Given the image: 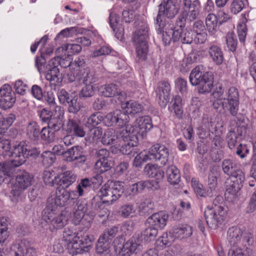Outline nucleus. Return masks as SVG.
Instances as JSON below:
<instances>
[{
  "instance_id": "obj_9",
  "label": "nucleus",
  "mask_w": 256,
  "mask_h": 256,
  "mask_svg": "<svg viewBox=\"0 0 256 256\" xmlns=\"http://www.w3.org/2000/svg\"><path fill=\"white\" fill-rule=\"evenodd\" d=\"M222 126H216L207 116H204L202 121V125L198 128V134L199 136L204 139L210 136V132H215L216 136L214 138L213 142L216 146H219L222 140L220 134H222Z\"/></svg>"
},
{
  "instance_id": "obj_23",
  "label": "nucleus",
  "mask_w": 256,
  "mask_h": 256,
  "mask_svg": "<svg viewBox=\"0 0 256 256\" xmlns=\"http://www.w3.org/2000/svg\"><path fill=\"white\" fill-rule=\"evenodd\" d=\"M76 72L78 82L80 84H92L97 80L95 72L89 68L77 70Z\"/></svg>"
},
{
  "instance_id": "obj_64",
  "label": "nucleus",
  "mask_w": 256,
  "mask_h": 256,
  "mask_svg": "<svg viewBox=\"0 0 256 256\" xmlns=\"http://www.w3.org/2000/svg\"><path fill=\"white\" fill-rule=\"evenodd\" d=\"M42 138L48 142H50L54 140V133L48 127H44L40 131Z\"/></svg>"
},
{
  "instance_id": "obj_2",
  "label": "nucleus",
  "mask_w": 256,
  "mask_h": 256,
  "mask_svg": "<svg viewBox=\"0 0 256 256\" xmlns=\"http://www.w3.org/2000/svg\"><path fill=\"white\" fill-rule=\"evenodd\" d=\"M182 0H168L166 2L162 3L158 6V12L156 18V30L158 34H161L167 30V26L172 28L168 22H166L164 18H173L178 14Z\"/></svg>"
},
{
  "instance_id": "obj_15",
  "label": "nucleus",
  "mask_w": 256,
  "mask_h": 256,
  "mask_svg": "<svg viewBox=\"0 0 256 256\" xmlns=\"http://www.w3.org/2000/svg\"><path fill=\"white\" fill-rule=\"evenodd\" d=\"M225 102L222 104V109L228 111L232 116H236L239 110V94L236 88H230L227 92V98H224Z\"/></svg>"
},
{
  "instance_id": "obj_16",
  "label": "nucleus",
  "mask_w": 256,
  "mask_h": 256,
  "mask_svg": "<svg viewBox=\"0 0 256 256\" xmlns=\"http://www.w3.org/2000/svg\"><path fill=\"white\" fill-rule=\"evenodd\" d=\"M122 135L121 142H119L116 148L120 146V152L124 154H130L134 150V147L136 146V141L134 138V136L130 134V132L124 129L122 130L120 133Z\"/></svg>"
},
{
  "instance_id": "obj_40",
  "label": "nucleus",
  "mask_w": 256,
  "mask_h": 256,
  "mask_svg": "<svg viewBox=\"0 0 256 256\" xmlns=\"http://www.w3.org/2000/svg\"><path fill=\"white\" fill-rule=\"evenodd\" d=\"M210 58L217 65L221 64L224 61V56L221 48L216 45L210 46L208 50Z\"/></svg>"
},
{
  "instance_id": "obj_24",
  "label": "nucleus",
  "mask_w": 256,
  "mask_h": 256,
  "mask_svg": "<svg viewBox=\"0 0 256 256\" xmlns=\"http://www.w3.org/2000/svg\"><path fill=\"white\" fill-rule=\"evenodd\" d=\"M100 92L106 97L118 96V99L122 101L126 98V94L119 90L114 84H109L102 86Z\"/></svg>"
},
{
  "instance_id": "obj_17",
  "label": "nucleus",
  "mask_w": 256,
  "mask_h": 256,
  "mask_svg": "<svg viewBox=\"0 0 256 256\" xmlns=\"http://www.w3.org/2000/svg\"><path fill=\"white\" fill-rule=\"evenodd\" d=\"M170 86L166 81H161L158 84L156 90L157 100L159 106L165 108L170 100Z\"/></svg>"
},
{
  "instance_id": "obj_3",
  "label": "nucleus",
  "mask_w": 256,
  "mask_h": 256,
  "mask_svg": "<svg viewBox=\"0 0 256 256\" xmlns=\"http://www.w3.org/2000/svg\"><path fill=\"white\" fill-rule=\"evenodd\" d=\"M169 159L168 150L164 145L156 144L151 146L148 150L140 152L135 157L133 166L140 167L142 164L148 160L159 162L162 166L166 164Z\"/></svg>"
},
{
  "instance_id": "obj_10",
  "label": "nucleus",
  "mask_w": 256,
  "mask_h": 256,
  "mask_svg": "<svg viewBox=\"0 0 256 256\" xmlns=\"http://www.w3.org/2000/svg\"><path fill=\"white\" fill-rule=\"evenodd\" d=\"M42 218L56 229L62 228L68 222V218L65 212H60L58 208L46 206L42 212Z\"/></svg>"
},
{
  "instance_id": "obj_5",
  "label": "nucleus",
  "mask_w": 256,
  "mask_h": 256,
  "mask_svg": "<svg viewBox=\"0 0 256 256\" xmlns=\"http://www.w3.org/2000/svg\"><path fill=\"white\" fill-rule=\"evenodd\" d=\"M190 82L192 86H198V92H210L213 88V77L211 72H204L202 66H198L190 72Z\"/></svg>"
},
{
  "instance_id": "obj_59",
  "label": "nucleus",
  "mask_w": 256,
  "mask_h": 256,
  "mask_svg": "<svg viewBox=\"0 0 256 256\" xmlns=\"http://www.w3.org/2000/svg\"><path fill=\"white\" fill-rule=\"evenodd\" d=\"M84 86L79 92V96L81 98H88L92 96L94 94V87L92 84H84Z\"/></svg>"
},
{
  "instance_id": "obj_51",
  "label": "nucleus",
  "mask_w": 256,
  "mask_h": 256,
  "mask_svg": "<svg viewBox=\"0 0 256 256\" xmlns=\"http://www.w3.org/2000/svg\"><path fill=\"white\" fill-rule=\"evenodd\" d=\"M44 100L50 106L52 110L54 112H59V113H60L62 111H64L61 106H57L52 92H48L47 94L44 96Z\"/></svg>"
},
{
  "instance_id": "obj_62",
  "label": "nucleus",
  "mask_w": 256,
  "mask_h": 256,
  "mask_svg": "<svg viewBox=\"0 0 256 256\" xmlns=\"http://www.w3.org/2000/svg\"><path fill=\"white\" fill-rule=\"evenodd\" d=\"M237 32L240 41L241 42H244L247 33V26L244 20L238 23L237 26Z\"/></svg>"
},
{
  "instance_id": "obj_50",
  "label": "nucleus",
  "mask_w": 256,
  "mask_h": 256,
  "mask_svg": "<svg viewBox=\"0 0 256 256\" xmlns=\"http://www.w3.org/2000/svg\"><path fill=\"white\" fill-rule=\"evenodd\" d=\"M172 238L170 234L169 236L168 233H164L156 240V246L160 250H162L171 244Z\"/></svg>"
},
{
  "instance_id": "obj_14",
  "label": "nucleus",
  "mask_w": 256,
  "mask_h": 256,
  "mask_svg": "<svg viewBox=\"0 0 256 256\" xmlns=\"http://www.w3.org/2000/svg\"><path fill=\"white\" fill-rule=\"evenodd\" d=\"M130 120L128 115L124 111L116 110L108 114L104 118V124L107 126H116L123 128L126 126Z\"/></svg>"
},
{
  "instance_id": "obj_63",
  "label": "nucleus",
  "mask_w": 256,
  "mask_h": 256,
  "mask_svg": "<svg viewBox=\"0 0 256 256\" xmlns=\"http://www.w3.org/2000/svg\"><path fill=\"white\" fill-rule=\"evenodd\" d=\"M226 38L228 49L232 52L235 51L237 46V40L233 32H228Z\"/></svg>"
},
{
  "instance_id": "obj_39",
  "label": "nucleus",
  "mask_w": 256,
  "mask_h": 256,
  "mask_svg": "<svg viewBox=\"0 0 256 256\" xmlns=\"http://www.w3.org/2000/svg\"><path fill=\"white\" fill-rule=\"evenodd\" d=\"M64 111L62 112H54V116L48 123V127L54 132L58 131L63 126L62 118L64 116Z\"/></svg>"
},
{
  "instance_id": "obj_33",
  "label": "nucleus",
  "mask_w": 256,
  "mask_h": 256,
  "mask_svg": "<svg viewBox=\"0 0 256 256\" xmlns=\"http://www.w3.org/2000/svg\"><path fill=\"white\" fill-rule=\"evenodd\" d=\"M242 233L241 230L237 226H232L228 230L227 239L230 245L238 246H242L240 244Z\"/></svg>"
},
{
  "instance_id": "obj_56",
  "label": "nucleus",
  "mask_w": 256,
  "mask_h": 256,
  "mask_svg": "<svg viewBox=\"0 0 256 256\" xmlns=\"http://www.w3.org/2000/svg\"><path fill=\"white\" fill-rule=\"evenodd\" d=\"M230 180L232 182L242 185L244 180L245 176L243 172L240 169H236L234 170L230 175Z\"/></svg>"
},
{
  "instance_id": "obj_53",
  "label": "nucleus",
  "mask_w": 256,
  "mask_h": 256,
  "mask_svg": "<svg viewBox=\"0 0 256 256\" xmlns=\"http://www.w3.org/2000/svg\"><path fill=\"white\" fill-rule=\"evenodd\" d=\"M222 169L224 172L229 176L236 168V162L231 159H224L222 162Z\"/></svg>"
},
{
  "instance_id": "obj_55",
  "label": "nucleus",
  "mask_w": 256,
  "mask_h": 256,
  "mask_svg": "<svg viewBox=\"0 0 256 256\" xmlns=\"http://www.w3.org/2000/svg\"><path fill=\"white\" fill-rule=\"evenodd\" d=\"M68 104V111L70 113L76 114L82 107V104L76 96L72 98L67 103Z\"/></svg>"
},
{
  "instance_id": "obj_25",
  "label": "nucleus",
  "mask_w": 256,
  "mask_h": 256,
  "mask_svg": "<svg viewBox=\"0 0 256 256\" xmlns=\"http://www.w3.org/2000/svg\"><path fill=\"white\" fill-rule=\"evenodd\" d=\"M254 242L253 238H244L242 240V246H238V248L234 250L233 256H252L254 251L250 246Z\"/></svg>"
},
{
  "instance_id": "obj_61",
  "label": "nucleus",
  "mask_w": 256,
  "mask_h": 256,
  "mask_svg": "<svg viewBox=\"0 0 256 256\" xmlns=\"http://www.w3.org/2000/svg\"><path fill=\"white\" fill-rule=\"evenodd\" d=\"M56 178H58V176H56L54 172L52 170H45L44 172L42 178L46 184L52 186L56 184L55 180Z\"/></svg>"
},
{
  "instance_id": "obj_45",
  "label": "nucleus",
  "mask_w": 256,
  "mask_h": 256,
  "mask_svg": "<svg viewBox=\"0 0 256 256\" xmlns=\"http://www.w3.org/2000/svg\"><path fill=\"white\" fill-rule=\"evenodd\" d=\"M26 135L32 140H38L40 134V128L35 122H30L26 128Z\"/></svg>"
},
{
  "instance_id": "obj_27",
  "label": "nucleus",
  "mask_w": 256,
  "mask_h": 256,
  "mask_svg": "<svg viewBox=\"0 0 256 256\" xmlns=\"http://www.w3.org/2000/svg\"><path fill=\"white\" fill-rule=\"evenodd\" d=\"M168 110L174 112L176 118L182 119L184 115L182 98L178 95L175 96L172 100L168 107Z\"/></svg>"
},
{
  "instance_id": "obj_22",
  "label": "nucleus",
  "mask_w": 256,
  "mask_h": 256,
  "mask_svg": "<svg viewBox=\"0 0 256 256\" xmlns=\"http://www.w3.org/2000/svg\"><path fill=\"white\" fill-rule=\"evenodd\" d=\"M168 220V215L163 211H160L152 214L146 220V224L154 226L158 230H162L166 225Z\"/></svg>"
},
{
  "instance_id": "obj_7",
  "label": "nucleus",
  "mask_w": 256,
  "mask_h": 256,
  "mask_svg": "<svg viewBox=\"0 0 256 256\" xmlns=\"http://www.w3.org/2000/svg\"><path fill=\"white\" fill-rule=\"evenodd\" d=\"M168 27V26L167 30L162 33V41L164 46L169 45L172 41H180L184 44H190L194 40V34L192 31L176 25L174 28Z\"/></svg>"
},
{
  "instance_id": "obj_57",
  "label": "nucleus",
  "mask_w": 256,
  "mask_h": 256,
  "mask_svg": "<svg viewBox=\"0 0 256 256\" xmlns=\"http://www.w3.org/2000/svg\"><path fill=\"white\" fill-rule=\"evenodd\" d=\"M104 118L99 112L92 114L86 122V126L88 127L96 126L100 124L102 121L104 122Z\"/></svg>"
},
{
  "instance_id": "obj_47",
  "label": "nucleus",
  "mask_w": 256,
  "mask_h": 256,
  "mask_svg": "<svg viewBox=\"0 0 256 256\" xmlns=\"http://www.w3.org/2000/svg\"><path fill=\"white\" fill-rule=\"evenodd\" d=\"M112 166V162L108 160L99 159L98 160L94 166V170L96 174H102L109 170Z\"/></svg>"
},
{
  "instance_id": "obj_60",
  "label": "nucleus",
  "mask_w": 256,
  "mask_h": 256,
  "mask_svg": "<svg viewBox=\"0 0 256 256\" xmlns=\"http://www.w3.org/2000/svg\"><path fill=\"white\" fill-rule=\"evenodd\" d=\"M103 133L102 128L96 127L90 130L88 138L90 142H94L100 139Z\"/></svg>"
},
{
  "instance_id": "obj_30",
  "label": "nucleus",
  "mask_w": 256,
  "mask_h": 256,
  "mask_svg": "<svg viewBox=\"0 0 256 256\" xmlns=\"http://www.w3.org/2000/svg\"><path fill=\"white\" fill-rule=\"evenodd\" d=\"M144 172L148 177L154 178L157 180H162L164 174V170L156 164H146Z\"/></svg>"
},
{
  "instance_id": "obj_46",
  "label": "nucleus",
  "mask_w": 256,
  "mask_h": 256,
  "mask_svg": "<svg viewBox=\"0 0 256 256\" xmlns=\"http://www.w3.org/2000/svg\"><path fill=\"white\" fill-rule=\"evenodd\" d=\"M218 176V172L216 168L214 167L210 169L208 178V188L210 192H211L212 196L216 191L217 186Z\"/></svg>"
},
{
  "instance_id": "obj_35",
  "label": "nucleus",
  "mask_w": 256,
  "mask_h": 256,
  "mask_svg": "<svg viewBox=\"0 0 256 256\" xmlns=\"http://www.w3.org/2000/svg\"><path fill=\"white\" fill-rule=\"evenodd\" d=\"M80 234L78 232L76 234L68 228L64 230L63 233V238L68 242V248L71 249V252L74 250V248H77L76 241L81 236Z\"/></svg>"
},
{
  "instance_id": "obj_19",
  "label": "nucleus",
  "mask_w": 256,
  "mask_h": 256,
  "mask_svg": "<svg viewBox=\"0 0 256 256\" xmlns=\"http://www.w3.org/2000/svg\"><path fill=\"white\" fill-rule=\"evenodd\" d=\"M66 130L68 132L80 138H82L86 134L80 120L76 116H69L66 124Z\"/></svg>"
},
{
  "instance_id": "obj_43",
  "label": "nucleus",
  "mask_w": 256,
  "mask_h": 256,
  "mask_svg": "<svg viewBox=\"0 0 256 256\" xmlns=\"http://www.w3.org/2000/svg\"><path fill=\"white\" fill-rule=\"evenodd\" d=\"M242 186V185L241 184H236L230 181V183L226 186L225 192L226 198L231 200H234L240 194V190Z\"/></svg>"
},
{
  "instance_id": "obj_11",
  "label": "nucleus",
  "mask_w": 256,
  "mask_h": 256,
  "mask_svg": "<svg viewBox=\"0 0 256 256\" xmlns=\"http://www.w3.org/2000/svg\"><path fill=\"white\" fill-rule=\"evenodd\" d=\"M204 217L208 226L215 230L222 225L226 215V210L222 206H207L204 210Z\"/></svg>"
},
{
  "instance_id": "obj_36",
  "label": "nucleus",
  "mask_w": 256,
  "mask_h": 256,
  "mask_svg": "<svg viewBox=\"0 0 256 256\" xmlns=\"http://www.w3.org/2000/svg\"><path fill=\"white\" fill-rule=\"evenodd\" d=\"M78 233H80L81 236L79 237L78 240H76V247L77 248H74V250L70 252V253H80L83 251V248L85 247L84 245L90 243L94 240L93 236L89 234L86 232H80Z\"/></svg>"
},
{
  "instance_id": "obj_52",
  "label": "nucleus",
  "mask_w": 256,
  "mask_h": 256,
  "mask_svg": "<svg viewBox=\"0 0 256 256\" xmlns=\"http://www.w3.org/2000/svg\"><path fill=\"white\" fill-rule=\"evenodd\" d=\"M60 72L57 66H53L47 71L45 75L46 80L50 82H54V84L60 82L61 80L58 78Z\"/></svg>"
},
{
  "instance_id": "obj_48",
  "label": "nucleus",
  "mask_w": 256,
  "mask_h": 256,
  "mask_svg": "<svg viewBox=\"0 0 256 256\" xmlns=\"http://www.w3.org/2000/svg\"><path fill=\"white\" fill-rule=\"evenodd\" d=\"M136 212V208L134 205L130 204H126L122 206L118 212V214L123 218H132Z\"/></svg>"
},
{
  "instance_id": "obj_44",
  "label": "nucleus",
  "mask_w": 256,
  "mask_h": 256,
  "mask_svg": "<svg viewBox=\"0 0 256 256\" xmlns=\"http://www.w3.org/2000/svg\"><path fill=\"white\" fill-rule=\"evenodd\" d=\"M191 183L192 186L197 196L201 197H211L212 196L211 192H210L208 188L206 190L204 188L202 184L200 183L199 181L196 178H192Z\"/></svg>"
},
{
  "instance_id": "obj_58",
  "label": "nucleus",
  "mask_w": 256,
  "mask_h": 256,
  "mask_svg": "<svg viewBox=\"0 0 256 256\" xmlns=\"http://www.w3.org/2000/svg\"><path fill=\"white\" fill-rule=\"evenodd\" d=\"M22 244H24L23 246L24 256H36V250L30 241L26 238H22Z\"/></svg>"
},
{
  "instance_id": "obj_13",
  "label": "nucleus",
  "mask_w": 256,
  "mask_h": 256,
  "mask_svg": "<svg viewBox=\"0 0 256 256\" xmlns=\"http://www.w3.org/2000/svg\"><path fill=\"white\" fill-rule=\"evenodd\" d=\"M152 120L150 116H145L137 118L136 120V124L134 126L127 125L124 130L130 132L132 136L137 140L136 135L138 134L142 137L146 136L148 131L152 128Z\"/></svg>"
},
{
  "instance_id": "obj_4",
  "label": "nucleus",
  "mask_w": 256,
  "mask_h": 256,
  "mask_svg": "<svg viewBox=\"0 0 256 256\" xmlns=\"http://www.w3.org/2000/svg\"><path fill=\"white\" fill-rule=\"evenodd\" d=\"M124 183L122 182H108L103 186L93 198L94 202L102 200V203L112 204L121 196L124 191Z\"/></svg>"
},
{
  "instance_id": "obj_32",
  "label": "nucleus",
  "mask_w": 256,
  "mask_h": 256,
  "mask_svg": "<svg viewBox=\"0 0 256 256\" xmlns=\"http://www.w3.org/2000/svg\"><path fill=\"white\" fill-rule=\"evenodd\" d=\"M86 204L81 202H78L72 210V222L75 225L78 224L83 218L86 212Z\"/></svg>"
},
{
  "instance_id": "obj_37",
  "label": "nucleus",
  "mask_w": 256,
  "mask_h": 256,
  "mask_svg": "<svg viewBox=\"0 0 256 256\" xmlns=\"http://www.w3.org/2000/svg\"><path fill=\"white\" fill-rule=\"evenodd\" d=\"M122 108L125 110V112L128 114H134L142 112L144 110V106L140 103L130 100L122 104Z\"/></svg>"
},
{
  "instance_id": "obj_1",
  "label": "nucleus",
  "mask_w": 256,
  "mask_h": 256,
  "mask_svg": "<svg viewBox=\"0 0 256 256\" xmlns=\"http://www.w3.org/2000/svg\"><path fill=\"white\" fill-rule=\"evenodd\" d=\"M33 154L32 151L24 142H22L13 146L10 150L9 141L0 144V166L5 172L10 167H18L24 164L29 156Z\"/></svg>"
},
{
  "instance_id": "obj_38",
  "label": "nucleus",
  "mask_w": 256,
  "mask_h": 256,
  "mask_svg": "<svg viewBox=\"0 0 256 256\" xmlns=\"http://www.w3.org/2000/svg\"><path fill=\"white\" fill-rule=\"evenodd\" d=\"M112 240L110 238H105L104 236H100L96 246V253L108 254L110 252Z\"/></svg>"
},
{
  "instance_id": "obj_54",
  "label": "nucleus",
  "mask_w": 256,
  "mask_h": 256,
  "mask_svg": "<svg viewBox=\"0 0 256 256\" xmlns=\"http://www.w3.org/2000/svg\"><path fill=\"white\" fill-rule=\"evenodd\" d=\"M82 147L80 146H74L72 147L66 152V160L69 162L74 161L82 152Z\"/></svg>"
},
{
  "instance_id": "obj_34",
  "label": "nucleus",
  "mask_w": 256,
  "mask_h": 256,
  "mask_svg": "<svg viewBox=\"0 0 256 256\" xmlns=\"http://www.w3.org/2000/svg\"><path fill=\"white\" fill-rule=\"evenodd\" d=\"M32 177L29 173L26 171H22L16 176L14 184L18 188L25 190L32 185Z\"/></svg>"
},
{
  "instance_id": "obj_12",
  "label": "nucleus",
  "mask_w": 256,
  "mask_h": 256,
  "mask_svg": "<svg viewBox=\"0 0 256 256\" xmlns=\"http://www.w3.org/2000/svg\"><path fill=\"white\" fill-rule=\"evenodd\" d=\"M142 239L138 235L126 241L122 246H116V251L118 256H130L136 254L143 249Z\"/></svg>"
},
{
  "instance_id": "obj_26",
  "label": "nucleus",
  "mask_w": 256,
  "mask_h": 256,
  "mask_svg": "<svg viewBox=\"0 0 256 256\" xmlns=\"http://www.w3.org/2000/svg\"><path fill=\"white\" fill-rule=\"evenodd\" d=\"M122 130L120 132V134L116 132L115 130L112 128H108L105 131L103 136L102 138V142L104 145L114 144L117 146L119 142H121L122 135L120 133Z\"/></svg>"
},
{
  "instance_id": "obj_42",
  "label": "nucleus",
  "mask_w": 256,
  "mask_h": 256,
  "mask_svg": "<svg viewBox=\"0 0 256 256\" xmlns=\"http://www.w3.org/2000/svg\"><path fill=\"white\" fill-rule=\"evenodd\" d=\"M219 22L216 15L209 14L206 18V24L208 32L211 35H214L218 31Z\"/></svg>"
},
{
  "instance_id": "obj_21",
  "label": "nucleus",
  "mask_w": 256,
  "mask_h": 256,
  "mask_svg": "<svg viewBox=\"0 0 256 256\" xmlns=\"http://www.w3.org/2000/svg\"><path fill=\"white\" fill-rule=\"evenodd\" d=\"M169 234L174 239H186L192 234V229L190 226L186 224H180L173 226Z\"/></svg>"
},
{
  "instance_id": "obj_6",
  "label": "nucleus",
  "mask_w": 256,
  "mask_h": 256,
  "mask_svg": "<svg viewBox=\"0 0 256 256\" xmlns=\"http://www.w3.org/2000/svg\"><path fill=\"white\" fill-rule=\"evenodd\" d=\"M82 196V190H81L80 186H77L76 190H67L58 186L54 194L48 198L46 206L54 208L64 206L68 204L71 200H77Z\"/></svg>"
},
{
  "instance_id": "obj_41",
  "label": "nucleus",
  "mask_w": 256,
  "mask_h": 256,
  "mask_svg": "<svg viewBox=\"0 0 256 256\" xmlns=\"http://www.w3.org/2000/svg\"><path fill=\"white\" fill-rule=\"evenodd\" d=\"M168 182L172 185L178 184L180 180V170L173 165L168 166L166 171Z\"/></svg>"
},
{
  "instance_id": "obj_31",
  "label": "nucleus",
  "mask_w": 256,
  "mask_h": 256,
  "mask_svg": "<svg viewBox=\"0 0 256 256\" xmlns=\"http://www.w3.org/2000/svg\"><path fill=\"white\" fill-rule=\"evenodd\" d=\"M102 182V177L100 174H97L90 179L85 178L82 179L78 186H80L81 190H82V195L88 190V188L91 187L92 184L96 185H100Z\"/></svg>"
},
{
  "instance_id": "obj_28",
  "label": "nucleus",
  "mask_w": 256,
  "mask_h": 256,
  "mask_svg": "<svg viewBox=\"0 0 256 256\" xmlns=\"http://www.w3.org/2000/svg\"><path fill=\"white\" fill-rule=\"evenodd\" d=\"M76 176L68 170L58 176L55 180L57 184L62 186V188H66L76 180Z\"/></svg>"
},
{
  "instance_id": "obj_8",
  "label": "nucleus",
  "mask_w": 256,
  "mask_h": 256,
  "mask_svg": "<svg viewBox=\"0 0 256 256\" xmlns=\"http://www.w3.org/2000/svg\"><path fill=\"white\" fill-rule=\"evenodd\" d=\"M148 36V24L141 22L140 24L135 31L133 41L136 46L137 56L141 60H145L148 52L147 40Z\"/></svg>"
},
{
  "instance_id": "obj_20",
  "label": "nucleus",
  "mask_w": 256,
  "mask_h": 256,
  "mask_svg": "<svg viewBox=\"0 0 256 256\" xmlns=\"http://www.w3.org/2000/svg\"><path fill=\"white\" fill-rule=\"evenodd\" d=\"M199 7L192 6L190 9L184 7L176 20V25L184 28L186 20L190 22L195 20L199 14Z\"/></svg>"
},
{
  "instance_id": "obj_29",
  "label": "nucleus",
  "mask_w": 256,
  "mask_h": 256,
  "mask_svg": "<svg viewBox=\"0 0 256 256\" xmlns=\"http://www.w3.org/2000/svg\"><path fill=\"white\" fill-rule=\"evenodd\" d=\"M24 244H22V239L17 240L14 243L8 250V248H6L1 253L2 256H24L23 246Z\"/></svg>"
},
{
  "instance_id": "obj_49",
  "label": "nucleus",
  "mask_w": 256,
  "mask_h": 256,
  "mask_svg": "<svg viewBox=\"0 0 256 256\" xmlns=\"http://www.w3.org/2000/svg\"><path fill=\"white\" fill-rule=\"evenodd\" d=\"M146 228L142 232V236L144 240L150 242L154 240L158 234V230L154 226H150L148 224H146Z\"/></svg>"
},
{
  "instance_id": "obj_18",
  "label": "nucleus",
  "mask_w": 256,
  "mask_h": 256,
  "mask_svg": "<svg viewBox=\"0 0 256 256\" xmlns=\"http://www.w3.org/2000/svg\"><path fill=\"white\" fill-rule=\"evenodd\" d=\"M16 98L14 94L12 92L11 86L5 84L0 89V106L4 109H7L12 106Z\"/></svg>"
}]
</instances>
